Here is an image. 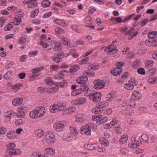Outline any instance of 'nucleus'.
I'll return each instance as SVG.
<instances>
[{"label":"nucleus","mask_w":157,"mask_h":157,"mask_svg":"<svg viewBox=\"0 0 157 157\" xmlns=\"http://www.w3.org/2000/svg\"><path fill=\"white\" fill-rule=\"evenodd\" d=\"M79 69V67L77 65H75L72 67L70 69V71L71 73L75 72Z\"/></svg>","instance_id":"nucleus-52"},{"label":"nucleus","mask_w":157,"mask_h":157,"mask_svg":"<svg viewBox=\"0 0 157 157\" xmlns=\"http://www.w3.org/2000/svg\"><path fill=\"white\" fill-rule=\"evenodd\" d=\"M99 152H102L104 150V148L101 145H98L97 144V147H96V149Z\"/></svg>","instance_id":"nucleus-63"},{"label":"nucleus","mask_w":157,"mask_h":157,"mask_svg":"<svg viewBox=\"0 0 157 157\" xmlns=\"http://www.w3.org/2000/svg\"><path fill=\"white\" fill-rule=\"evenodd\" d=\"M47 85H51L52 84H56V83L52 80L51 78L50 77L47 78L45 79Z\"/></svg>","instance_id":"nucleus-42"},{"label":"nucleus","mask_w":157,"mask_h":157,"mask_svg":"<svg viewBox=\"0 0 157 157\" xmlns=\"http://www.w3.org/2000/svg\"><path fill=\"white\" fill-rule=\"evenodd\" d=\"M91 111L93 113L95 114H99L103 112V111L98 107L96 105L95 107L93 108L91 110Z\"/></svg>","instance_id":"nucleus-35"},{"label":"nucleus","mask_w":157,"mask_h":157,"mask_svg":"<svg viewBox=\"0 0 157 157\" xmlns=\"http://www.w3.org/2000/svg\"><path fill=\"white\" fill-rule=\"evenodd\" d=\"M128 82L132 84L134 87V86H137L138 84L137 81L134 78H131L128 81Z\"/></svg>","instance_id":"nucleus-51"},{"label":"nucleus","mask_w":157,"mask_h":157,"mask_svg":"<svg viewBox=\"0 0 157 157\" xmlns=\"http://www.w3.org/2000/svg\"><path fill=\"white\" fill-rule=\"evenodd\" d=\"M110 21H115L116 22L120 23L122 22V19L120 17H113L111 18L110 19Z\"/></svg>","instance_id":"nucleus-50"},{"label":"nucleus","mask_w":157,"mask_h":157,"mask_svg":"<svg viewBox=\"0 0 157 157\" xmlns=\"http://www.w3.org/2000/svg\"><path fill=\"white\" fill-rule=\"evenodd\" d=\"M148 36L150 38H153L157 37V32L153 31L150 32L148 34Z\"/></svg>","instance_id":"nucleus-39"},{"label":"nucleus","mask_w":157,"mask_h":157,"mask_svg":"<svg viewBox=\"0 0 157 157\" xmlns=\"http://www.w3.org/2000/svg\"><path fill=\"white\" fill-rule=\"evenodd\" d=\"M61 41L64 46H69L70 45V40L66 37H63Z\"/></svg>","instance_id":"nucleus-34"},{"label":"nucleus","mask_w":157,"mask_h":157,"mask_svg":"<svg viewBox=\"0 0 157 157\" xmlns=\"http://www.w3.org/2000/svg\"><path fill=\"white\" fill-rule=\"evenodd\" d=\"M89 61V58L88 57H86L80 60L79 61V63L80 64L82 65L86 63Z\"/></svg>","instance_id":"nucleus-49"},{"label":"nucleus","mask_w":157,"mask_h":157,"mask_svg":"<svg viewBox=\"0 0 157 157\" xmlns=\"http://www.w3.org/2000/svg\"><path fill=\"white\" fill-rule=\"evenodd\" d=\"M76 121L78 122H83L85 120V116L83 114H78L76 115Z\"/></svg>","instance_id":"nucleus-19"},{"label":"nucleus","mask_w":157,"mask_h":157,"mask_svg":"<svg viewBox=\"0 0 157 157\" xmlns=\"http://www.w3.org/2000/svg\"><path fill=\"white\" fill-rule=\"evenodd\" d=\"M23 101V99L21 98H16L13 100L12 104L13 105L18 106L21 105Z\"/></svg>","instance_id":"nucleus-22"},{"label":"nucleus","mask_w":157,"mask_h":157,"mask_svg":"<svg viewBox=\"0 0 157 157\" xmlns=\"http://www.w3.org/2000/svg\"><path fill=\"white\" fill-rule=\"evenodd\" d=\"M104 51L107 52L108 55H113L117 53L118 50L117 49L116 45L111 44L106 47L105 48Z\"/></svg>","instance_id":"nucleus-3"},{"label":"nucleus","mask_w":157,"mask_h":157,"mask_svg":"<svg viewBox=\"0 0 157 157\" xmlns=\"http://www.w3.org/2000/svg\"><path fill=\"white\" fill-rule=\"evenodd\" d=\"M12 72L10 71H8L4 75V78L6 79H8L10 78L12 75Z\"/></svg>","instance_id":"nucleus-48"},{"label":"nucleus","mask_w":157,"mask_h":157,"mask_svg":"<svg viewBox=\"0 0 157 157\" xmlns=\"http://www.w3.org/2000/svg\"><path fill=\"white\" fill-rule=\"evenodd\" d=\"M124 87L125 89L129 90H132L134 88L133 86L129 82L125 84Z\"/></svg>","instance_id":"nucleus-45"},{"label":"nucleus","mask_w":157,"mask_h":157,"mask_svg":"<svg viewBox=\"0 0 157 157\" xmlns=\"http://www.w3.org/2000/svg\"><path fill=\"white\" fill-rule=\"evenodd\" d=\"M141 97V94L140 92L137 91H134L132 95L131 99L136 100L139 99Z\"/></svg>","instance_id":"nucleus-18"},{"label":"nucleus","mask_w":157,"mask_h":157,"mask_svg":"<svg viewBox=\"0 0 157 157\" xmlns=\"http://www.w3.org/2000/svg\"><path fill=\"white\" fill-rule=\"evenodd\" d=\"M29 116L32 119H36L40 118L38 114L36 109L34 110L31 111L30 113Z\"/></svg>","instance_id":"nucleus-20"},{"label":"nucleus","mask_w":157,"mask_h":157,"mask_svg":"<svg viewBox=\"0 0 157 157\" xmlns=\"http://www.w3.org/2000/svg\"><path fill=\"white\" fill-rule=\"evenodd\" d=\"M64 76V75L62 73V72H60L55 76V78L56 79H61L63 78Z\"/></svg>","instance_id":"nucleus-55"},{"label":"nucleus","mask_w":157,"mask_h":157,"mask_svg":"<svg viewBox=\"0 0 157 157\" xmlns=\"http://www.w3.org/2000/svg\"><path fill=\"white\" fill-rule=\"evenodd\" d=\"M99 66L97 63H90L88 67L89 70H95L98 69Z\"/></svg>","instance_id":"nucleus-27"},{"label":"nucleus","mask_w":157,"mask_h":157,"mask_svg":"<svg viewBox=\"0 0 157 157\" xmlns=\"http://www.w3.org/2000/svg\"><path fill=\"white\" fill-rule=\"evenodd\" d=\"M54 31L56 32V34L57 35L64 33L65 32L64 30L62 28L59 27H56L55 28Z\"/></svg>","instance_id":"nucleus-33"},{"label":"nucleus","mask_w":157,"mask_h":157,"mask_svg":"<svg viewBox=\"0 0 157 157\" xmlns=\"http://www.w3.org/2000/svg\"><path fill=\"white\" fill-rule=\"evenodd\" d=\"M157 80L155 77L149 78L147 80L148 82L149 83H154Z\"/></svg>","instance_id":"nucleus-62"},{"label":"nucleus","mask_w":157,"mask_h":157,"mask_svg":"<svg viewBox=\"0 0 157 157\" xmlns=\"http://www.w3.org/2000/svg\"><path fill=\"white\" fill-rule=\"evenodd\" d=\"M54 58H53L54 61L58 63L61 62L62 60V59L63 58L64 56L61 52H59L55 54Z\"/></svg>","instance_id":"nucleus-11"},{"label":"nucleus","mask_w":157,"mask_h":157,"mask_svg":"<svg viewBox=\"0 0 157 157\" xmlns=\"http://www.w3.org/2000/svg\"><path fill=\"white\" fill-rule=\"evenodd\" d=\"M44 151L47 154L50 155H53L55 153V151L51 148H46Z\"/></svg>","instance_id":"nucleus-36"},{"label":"nucleus","mask_w":157,"mask_h":157,"mask_svg":"<svg viewBox=\"0 0 157 157\" xmlns=\"http://www.w3.org/2000/svg\"><path fill=\"white\" fill-rule=\"evenodd\" d=\"M55 135L51 131H48L44 136V139L46 142L49 144L54 143L55 141Z\"/></svg>","instance_id":"nucleus-2"},{"label":"nucleus","mask_w":157,"mask_h":157,"mask_svg":"<svg viewBox=\"0 0 157 157\" xmlns=\"http://www.w3.org/2000/svg\"><path fill=\"white\" fill-rule=\"evenodd\" d=\"M13 111H8L4 113V114L5 121L6 122H9L10 121L11 116L12 115Z\"/></svg>","instance_id":"nucleus-12"},{"label":"nucleus","mask_w":157,"mask_h":157,"mask_svg":"<svg viewBox=\"0 0 157 157\" xmlns=\"http://www.w3.org/2000/svg\"><path fill=\"white\" fill-rule=\"evenodd\" d=\"M58 90V88L57 87H51L48 89L47 92L49 94H55L57 92Z\"/></svg>","instance_id":"nucleus-38"},{"label":"nucleus","mask_w":157,"mask_h":157,"mask_svg":"<svg viewBox=\"0 0 157 157\" xmlns=\"http://www.w3.org/2000/svg\"><path fill=\"white\" fill-rule=\"evenodd\" d=\"M21 21V16L20 15H17L15 17L13 23L15 25H19Z\"/></svg>","instance_id":"nucleus-32"},{"label":"nucleus","mask_w":157,"mask_h":157,"mask_svg":"<svg viewBox=\"0 0 157 157\" xmlns=\"http://www.w3.org/2000/svg\"><path fill=\"white\" fill-rule=\"evenodd\" d=\"M44 69L43 67H40L34 68L32 70V72L33 74V75L31 76L30 77V78L35 77L38 76L39 75L37 73L39 72L42 71Z\"/></svg>","instance_id":"nucleus-13"},{"label":"nucleus","mask_w":157,"mask_h":157,"mask_svg":"<svg viewBox=\"0 0 157 157\" xmlns=\"http://www.w3.org/2000/svg\"><path fill=\"white\" fill-rule=\"evenodd\" d=\"M86 101V99L83 98H81L78 100L72 101V102L75 104H82Z\"/></svg>","instance_id":"nucleus-25"},{"label":"nucleus","mask_w":157,"mask_h":157,"mask_svg":"<svg viewBox=\"0 0 157 157\" xmlns=\"http://www.w3.org/2000/svg\"><path fill=\"white\" fill-rule=\"evenodd\" d=\"M36 109L40 117H43L46 112L45 108L42 106H39Z\"/></svg>","instance_id":"nucleus-17"},{"label":"nucleus","mask_w":157,"mask_h":157,"mask_svg":"<svg viewBox=\"0 0 157 157\" xmlns=\"http://www.w3.org/2000/svg\"><path fill=\"white\" fill-rule=\"evenodd\" d=\"M62 48V45L59 42L56 43L54 45L53 49L55 51L60 50Z\"/></svg>","instance_id":"nucleus-37"},{"label":"nucleus","mask_w":157,"mask_h":157,"mask_svg":"<svg viewBox=\"0 0 157 157\" xmlns=\"http://www.w3.org/2000/svg\"><path fill=\"white\" fill-rule=\"evenodd\" d=\"M145 64L146 68L152 67L153 64V62L152 60H147L145 62Z\"/></svg>","instance_id":"nucleus-43"},{"label":"nucleus","mask_w":157,"mask_h":157,"mask_svg":"<svg viewBox=\"0 0 157 157\" xmlns=\"http://www.w3.org/2000/svg\"><path fill=\"white\" fill-rule=\"evenodd\" d=\"M23 3L27 4V7L29 8H35L38 5V2L35 0H24Z\"/></svg>","instance_id":"nucleus-6"},{"label":"nucleus","mask_w":157,"mask_h":157,"mask_svg":"<svg viewBox=\"0 0 157 157\" xmlns=\"http://www.w3.org/2000/svg\"><path fill=\"white\" fill-rule=\"evenodd\" d=\"M51 4L50 2L48 0H44L42 2V6L43 7H49Z\"/></svg>","instance_id":"nucleus-44"},{"label":"nucleus","mask_w":157,"mask_h":157,"mask_svg":"<svg viewBox=\"0 0 157 157\" xmlns=\"http://www.w3.org/2000/svg\"><path fill=\"white\" fill-rule=\"evenodd\" d=\"M66 105L63 103H58L54 104L50 106L51 112L52 113L56 112L58 111L63 110L65 109Z\"/></svg>","instance_id":"nucleus-1"},{"label":"nucleus","mask_w":157,"mask_h":157,"mask_svg":"<svg viewBox=\"0 0 157 157\" xmlns=\"http://www.w3.org/2000/svg\"><path fill=\"white\" fill-rule=\"evenodd\" d=\"M54 21L56 24L63 27L66 26L67 25L65 21L63 20H60L56 18L55 19Z\"/></svg>","instance_id":"nucleus-24"},{"label":"nucleus","mask_w":157,"mask_h":157,"mask_svg":"<svg viewBox=\"0 0 157 157\" xmlns=\"http://www.w3.org/2000/svg\"><path fill=\"white\" fill-rule=\"evenodd\" d=\"M97 146V144H89L85 146V147L89 150H93L96 149Z\"/></svg>","instance_id":"nucleus-29"},{"label":"nucleus","mask_w":157,"mask_h":157,"mask_svg":"<svg viewBox=\"0 0 157 157\" xmlns=\"http://www.w3.org/2000/svg\"><path fill=\"white\" fill-rule=\"evenodd\" d=\"M13 28V25H12L10 24V23H9L6 26L5 28V31H9L11 30Z\"/></svg>","instance_id":"nucleus-64"},{"label":"nucleus","mask_w":157,"mask_h":157,"mask_svg":"<svg viewBox=\"0 0 157 157\" xmlns=\"http://www.w3.org/2000/svg\"><path fill=\"white\" fill-rule=\"evenodd\" d=\"M128 136L127 135L124 134L120 138L119 143L121 144H124L126 142L128 139Z\"/></svg>","instance_id":"nucleus-31"},{"label":"nucleus","mask_w":157,"mask_h":157,"mask_svg":"<svg viewBox=\"0 0 157 157\" xmlns=\"http://www.w3.org/2000/svg\"><path fill=\"white\" fill-rule=\"evenodd\" d=\"M66 124L63 121H60L55 122L54 124L53 127L54 129L57 131L61 132L63 130V129Z\"/></svg>","instance_id":"nucleus-4"},{"label":"nucleus","mask_w":157,"mask_h":157,"mask_svg":"<svg viewBox=\"0 0 157 157\" xmlns=\"http://www.w3.org/2000/svg\"><path fill=\"white\" fill-rule=\"evenodd\" d=\"M39 12V9L38 8H36L34 10L31 11V17L33 18L37 15Z\"/></svg>","instance_id":"nucleus-40"},{"label":"nucleus","mask_w":157,"mask_h":157,"mask_svg":"<svg viewBox=\"0 0 157 157\" xmlns=\"http://www.w3.org/2000/svg\"><path fill=\"white\" fill-rule=\"evenodd\" d=\"M44 132L41 129H38L36 131L35 134L38 138H44Z\"/></svg>","instance_id":"nucleus-26"},{"label":"nucleus","mask_w":157,"mask_h":157,"mask_svg":"<svg viewBox=\"0 0 157 157\" xmlns=\"http://www.w3.org/2000/svg\"><path fill=\"white\" fill-rule=\"evenodd\" d=\"M6 153L10 155H18L21 153V151L19 149H14L12 150H7Z\"/></svg>","instance_id":"nucleus-16"},{"label":"nucleus","mask_w":157,"mask_h":157,"mask_svg":"<svg viewBox=\"0 0 157 157\" xmlns=\"http://www.w3.org/2000/svg\"><path fill=\"white\" fill-rule=\"evenodd\" d=\"M25 37H21L19 38L18 43L21 45H23L25 43Z\"/></svg>","instance_id":"nucleus-60"},{"label":"nucleus","mask_w":157,"mask_h":157,"mask_svg":"<svg viewBox=\"0 0 157 157\" xmlns=\"http://www.w3.org/2000/svg\"><path fill=\"white\" fill-rule=\"evenodd\" d=\"M94 83V88L97 90L103 88L105 85V83L104 81L99 79L95 80Z\"/></svg>","instance_id":"nucleus-7"},{"label":"nucleus","mask_w":157,"mask_h":157,"mask_svg":"<svg viewBox=\"0 0 157 157\" xmlns=\"http://www.w3.org/2000/svg\"><path fill=\"white\" fill-rule=\"evenodd\" d=\"M108 103L105 101L100 102L96 104L97 106L99 108H100L103 111L104 110L103 109L108 106Z\"/></svg>","instance_id":"nucleus-21"},{"label":"nucleus","mask_w":157,"mask_h":157,"mask_svg":"<svg viewBox=\"0 0 157 157\" xmlns=\"http://www.w3.org/2000/svg\"><path fill=\"white\" fill-rule=\"evenodd\" d=\"M80 89L82 91L86 92L88 90L89 87L87 84H82V85H81L80 86Z\"/></svg>","instance_id":"nucleus-41"},{"label":"nucleus","mask_w":157,"mask_h":157,"mask_svg":"<svg viewBox=\"0 0 157 157\" xmlns=\"http://www.w3.org/2000/svg\"><path fill=\"white\" fill-rule=\"evenodd\" d=\"M135 101V100L132 99L127 102V104L129 106L132 107H134L136 104Z\"/></svg>","instance_id":"nucleus-46"},{"label":"nucleus","mask_w":157,"mask_h":157,"mask_svg":"<svg viewBox=\"0 0 157 157\" xmlns=\"http://www.w3.org/2000/svg\"><path fill=\"white\" fill-rule=\"evenodd\" d=\"M138 33L137 31H135V29L134 28H132L130 30L126 32L124 35H128V39L129 40H131L136 36Z\"/></svg>","instance_id":"nucleus-8"},{"label":"nucleus","mask_w":157,"mask_h":157,"mask_svg":"<svg viewBox=\"0 0 157 157\" xmlns=\"http://www.w3.org/2000/svg\"><path fill=\"white\" fill-rule=\"evenodd\" d=\"M115 97L114 94L113 93H110L107 95L106 98V100L107 101L111 100Z\"/></svg>","instance_id":"nucleus-56"},{"label":"nucleus","mask_w":157,"mask_h":157,"mask_svg":"<svg viewBox=\"0 0 157 157\" xmlns=\"http://www.w3.org/2000/svg\"><path fill=\"white\" fill-rule=\"evenodd\" d=\"M18 112L17 114V116L19 118L24 117L25 116V112L26 110V108L20 106L17 109Z\"/></svg>","instance_id":"nucleus-10"},{"label":"nucleus","mask_w":157,"mask_h":157,"mask_svg":"<svg viewBox=\"0 0 157 157\" xmlns=\"http://www.w3.org/2000/svg\"><path fill=\"white\" fill-rule=\"evenodd\" d=\"M102 115L99 114L98 115H95L92 117V119L94 121H96L100 120L103 118Z\"/></svg>","instance_id":"nucleus-47"},{"label":"nucleus","mask_w":157,"mask_h":157,"mask_svg":"<svg viewBox=\"0 0 157 157\" xmlns=\"http://www.w3.org/2000/svg\"><path fill=\"white\" fill-rule=\"evenodd\" d=\"M38 53V51H31L29 53V56L30 57H33L36 56Z\"/></svg>","instance_id":"nucleus-61"},{"label":"nucleus","mask_w":157,"mask_h":157,"mask_svg":"<svg viewBox=\"0 0 157 157\" xmlns=\"http://www.w3.org/2000/svg\"><path fill=\"white\" fill-rule=\"evenodd\" d=\"M107 120V118L105 117L103 118L100 119L99 120L97 121L96 123L98 124H100L105 122Z\"/></svg>","instance_id":"nucleus-57"},{"label":"nucleus","mask_w":157,"mask_h":157,"mask_svg":"<svg viewBox=\"0 0 157 157\" xmlns=\"http://www.w3.org/2000/svg\"><path fill=\"white\" fill-rule=\"evenodd\" d=\"M141 63L140 60L138 59L135 61L132 64V66L135 68L137 67L140 66Z\"/></svg>","instance_id":"nucleus-54"},{"label":"nucleus","mask_w":157,"mask_h":157,"mask_svg":"<svg viewBox=\"0 0 157 157\" xmlns=\"http://www.w3.org/2000/svg\"><path fill=\"white\" fill-rule=\"evenodd\" d=\"M70 134L71 135L76 136L77 135L78 131L76 128L73 126H71L70 127Z\"/></svg>","instance_id":"nucleus-30"},{"label":"nucleus","mask_w":157,"mask_h":157,"mask_svg":"<svg viewBox=\"0 0 157 157\" xmlns=\"http://www.w3.org/2000/svg\"><path fill=\"white\" fill-rule=\"evenodd\" d=\"M122 71V68H119L118 67L113 68L111 71V74L114 76H117L120 75Z\"/></svg>","instance_id":"nucleus-14"},{"label":"nucleus","mask_w":157,"mask_h":157,"mask_svg":"<svg viewBox=\"0 0 157 157\" xmlns=\"http://www.w3.org/2000/svg\"><path fill=\"white\" fill-rule=\"evenodd\" d=\"M81 92L82 91L80 89H78L72 91L71 94L72 96H76L81 94Z\"/></svg>","instance_id":"nucleus-53"},{"label":"nucleus","mask_w":157,"mask_h":157,"mask_svg":"<svg viewBox=\"0 0 157 157\" xmlns=\"http://www.w3.org/2000/svg\"><path fill=\"white\" fill-rule=\"evenodd\" d=\"M100 143L105 146H107L109 145V143L107 139L103 137H100L99 139Z\"/></svg>","instance_id":"nucleus-28"},{"label":"nucleus","mask_w":157,"mask_h":157,"mask_svg":"<svg viewBox=\"0 0 157 157\" xmlns=\"http://www.w3.org/2000/svg\"><path fill=\"white\" fill-rule=\"evenodd\" d=\"M16 133L14 131H10L7 132L6 136L9 139H13L16 137Z\"/></svg>","instance_id":"nucleus-23"},{"label":"nucleus","mask_w":157,"mask_h":157,"mask_svg":"<svg viewBox=\"0 0 157 157\" xmlns=\"http://www.w3.org/2000/svg\"><path fill=\"white\" fill-rule=\"evenodd\" d=\"M101 96V94L98 92L93 93L89 95V98L94 102H98L100 101Z\"/></svg>","instance_id":"nucleus-5"},{"label":"nucleus","mask_w":157,"mask_h":157,"mask_svg":"<svg viewBox=\"0 0 157 157\" xmlns=\"http://www.w3.org/2000/svg\"><path fill=\"white\" fill-rule=\"evenodd\" d=\"M88 79L87 77L86 76H82L78 78L76 80V82L78 84H85Z\"/></svg>","instance_id":"nucleus-15"},{"label":"nucleus","mask_w":157,"mask_h":157,"mask_svg":"<svg viewBox=\"0 0 157 157\" xmlns=\"http://www.w3.org/2000/svg\"><path fill=\"white\" fill-rule=\"evenodd\" d=\"M88 126H89L90 129L91 128L94 130H96L97 129V125L94 124L92 123H90L87 124Z\"/></svg>","instance_id":"nucleus-59"},{"label":"nucleus","mask_w":157,"mask_h":157,"mask_svg":"<svg viewBox=\"0 0 157 157\" xmlns=\"http://www.w3.org/2000/svg\"><path fill=\"white\" fill-rule=\"evenodd\" d=\"M80 132L81 134L86 135H90L91 130L88 124L82 127L80 129Z\"/></svg>","instance_id":"nucleus-9"},{"label":"nucleus","mask_w":157,"mask_h":157,"mask_svg":"<svg viewBox=\"0 0 157 157\" xmlns=\"http://www.w3.org/2000/svg\"><path fill=\"white\" fill-rule=\"evenodd\" d=\"M7 131V129L4 127H0V136L4 135Z\"/></svg>","instance_id":"nucleus-58"}]
</instances>
